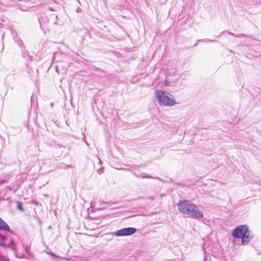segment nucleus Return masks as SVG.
Segmentation results:
<instances>
[{
	"instance_id": "f257e3e1",
	"label": "nucleus",
	"mask_w": 261,
	"mask_h": 261,
	"mask_svg": "<svg viewBox=\"0 0 261 261\" xmlns=\"http://www.w3.org/2000/svg\"><path fill=\"white\" fill-rule=\"evenodd\" d=\"M178 209L182 214L196 219L201 218L203 216L202 212L197 205L188 200L180 201L178 204Z\"/></svg>"
},
{
	"instance_id": "f03ea898",
	"label": "nucleus",
	"mask_w": 261,
	"mask_h": 261,
	"mask_svg": "<svg viewBox=\"0 0 261 261\" xmlns=\"http://www.w3.org/2000/svg\"><path fill=\"white\" fill-rule=\"evenodd\" d=\"M155 97L161 106L171 107L176 103L175 98L172 94L163 90H156Z\"/></svg>"
},
{
	"instance_id": "7ed1b4c3",
	"label": "nucleus",
	"mask_w": 261,
	"mask_h": 261,
	"mask_svg": "<svg viewBox=\"0 0 261 261\" xmlns=\"http://www.w3.org/2000/svg\"><path fill=\"white\" fill-rule=\"evenodd\" d=\"M137 230L135 228L127 227L124 228L117 230L115 232H112L109 234L116 237H125L133 234L136 232Z\"/></svg>"
},
{
	"instance_id": "20e7f679",
	"label": "nucleus",
	"mask_w": 261,
	"mask_h": 261,
	"mask_svg": "<svg viewBox=\"0 0 261 261\" xmlns=\"http://www.w3.org/2000/svg\"><path fill=\"white\" fill-rule=\"evenodd\" d=\"M248 227L246 225H239L232 231V236L236 239L241 238L247 232Z\"/></svg>"
},
{
	"instance_id": "39448f33",
	"label": "nucleus",
	"mask_w": 261,
	"mask_h": 261,
	"mask_svg": "<svg viewBox=\"0 0 261 261\" xmlns=\"http://www.w3.org/2000/svg\"><path fill=\"white\" fill-rule=\"evenodd\" d=\"M253 236L251 232L247 230V232L244 234L242 238V243L243 244L246 245L249 243L250 240L252 238Z\"/></svg>"
},
{
	"instance_id": "423d86ee",
	"label": "nucleus",
	"mask_w": 261,
	"mask_h": 261,
	"mask_svg": "<svg viewBox=\"0 0 261 261\" xmlns=\"http://www.w3.org/2000/svg\"><path fill=\"white\" fill-rule=\"evenodd\" d=\"M0 245L2 246H3L4 247H9L15 251H16L18 247V244H16L13 240H11L10 243L8 245H6L4 243H1L0 244Z\"/></svg>"
},
{
	"instance_id": "0eeeda50",
	"label": "nucleus",
	"mask_w": 261,
	"mask_h": 261,
	"mask_svg": "<svg viewBox=\"0 0 261 261\" xmlns=\"http://www.w3.org/2000/svg\"><path fill=\"white\" fill-rule=\"evenodd\" d=\"M9 225L2 219L0 218V229L4 230H9Z\"/></svg>"
},
{
	"instance_id": "6e6552de",
	"label": "nucleus",
	"mask_w": 261,
	"mask_h": 261,
	"mask_svg": "<svg viewBox=\"0 0 261 261\" xmlns=\"http://www.w3.org/2000/svg\"><path fill=\"white\" fill-rule=\"evenodd\" d=\"M138 177H142V178H150L151 176L147 173H142L141 174L138 175Z\"/></svg>"
},
{
	"instance_id": "1a4fd4ad",
	"label": "nucleus",
	"mask_w": 261,
	"mask_h": 261,
	"mask_svg": "<svg viewBox=\"0 0 261 261\" xmlns=\"http://www.w3.org/2000/svg\"><path fill=\"white\" fill-rule=\"evenodd\" d=\"M17 207L20 210L21 212H24V209L22 206L21 203L20 202H17Z\"/></svg>"
},
{
	"instance_id": "9d476101",
	"label": "nucleus",
	"mask_w": 261,
	"mask_h": 261,
	"mask_svg": "<svg viewBox=\"0 0 261 261\" xmlns=\"http://www.w3.org/2000/svg\"><path fill=\"white\" fill-rule=\"evenodd\" d=\"M46 252L47 254H49L52 257H55V258H61V257L56 255L55 253H54L53 252H48V251H46Z\"/></svg>"
},
{
	"instance_id": "9b49d317",
	"label": "nucleus",
	"mask_w": 261,
	"mask_h": 261,
	"mask_svg": "<svg viewBox=\"0 0 261 261\" xmlns=\"http://www.w3.org/2000/svg\"><path fill=\"white\" fill-rule=\"evenodd\" d=\"M148 199H150V200H153V199H154V197L151 196V197H148Z\"/></svg>"
},
{
	"instance_id": "f8f14e48",
	"label": "nucleus",
	"mask_w": 261,
	"mask_h": 261,
	"mask_svg": "<svg viewBox=\"0 0 261 261\" xmlns=\"http://www.w3.org/2000/svg\"><path fill=\"white\" fill-rule=\"evenodd\" d=\"M0 237H1V239L2 240H4L5 239V238L4 236H2L0 234Z\"/></svg>"
},
{
	"instance_id": "ddd939ff",
	"label": "nucleus",
	"mask_w": 261,
	"mask_h": 261,
	"mask_svg": "<svg viewBox=\"0 0 261 261\" xmlns=\"http://www.w3.org/2000/svg\"><path fill=\"white\" fill-rule=\"evenodd\" d=\"M66 168H72V166L71 165H67Z\"/></svg>"
}]
</instances>
